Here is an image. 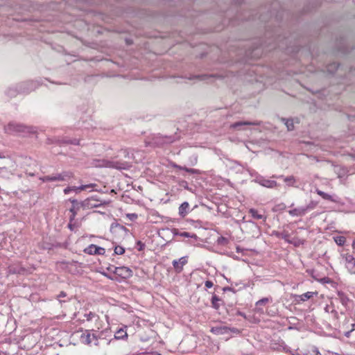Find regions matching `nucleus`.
<instances>
[{
  "label": "nucleus",
  "mask_w": 355,
  "mask_h": 355,
  "mask_svg": "<svg viewBox=\"0 0 355 355\" xmlns=\"http://www.w3.org/2000/svg\"><path fill=\"white\" fill-rule=\"evenodd\" d=\"M110 231L111 233L118 239L125 237L130 232L128 229L119 223L112 224Z\"/></svg>",
  "instance_id": "obj_1"
},
{
  "label": "nucleus",
  "mask_w": 355,
  "mask_h": 355,
  "mask_svg": "<svg viewBox=\"0 0 355 355\" xmlns=\"http://www.w3.org/2000/svg\"><path fill=\"white\" fill-rule=\"evenodd\" d=\"M73 174L71 172H64L56 175H47L41 178L43 182H52V181H64L73 178Z\"/></svg>",
  "instance_id": "obj_2"
},
{
  "label": "nucleus",
  "mask_w": 355,
  "mask_h": 355,
  "mask_svg": "<svg viewBox=\"0 0 355 355\" xmlns=\"http://www.w3.org/2000/svg\"><path fill=\"white\" fill-rule=\"evenodd\" d=\"M253 181L261 185L262 187L269 189H273L278 186V184L276 181L266 179L260 175H256Z\"/></svg>",
  "instance_id": "obj_3"
},
{
  "label": "nucleus",
  "mask_w": 355,
  "mask_h": 355,
  "mask_svg": "<svg viewBox=\"0 0 355 355\" xmlns=\"http://www.w3.org/2000/svg\"><path fill=\"white\" fill-rule=\"evenodd\" d=\"M113 272L121 279H127L132 276V270L125 266L114 267L113 266Z\"/></svg>",
  "instance_id": "obj_4"
},
{
  "label": "nucleus",
  "mask_w": 355,
  "mask_h": 355,
  "mask_svg": "<svg viewBox=\"0 0 355 355\" xmlns=\"http://www.w3.org/2000/svg\"><path fill=\"white\" fill-rule=\"evenodd\" d=\"M80 340L82 343L86 345H90L94 341L96 342L98 340L96 336L94 334L91 333L90 330H85L83 332L80 337Z\"/></svg>",
  "instance_id": "obj_5"
},
{
  "label": "nucleus",
  "mask_w": 355,
  "mask_h": 355,
  "mask_svg": "<svg viewBox=\"0 0 355 355\" xmlns=\"http://www.w3.org/2000/svg\"><path fill=\"white\" fill-rule=\"evenodd\" d=\"M101 205V202L99 200L94 198L93 197L88 198L85 199V200L82 201L80 203V206L83 209H93L95 207H98Z\"/></svg>",
  "instance_id": "obj_6"
},
{
  "label": "nucleus",
  "mask_w": 355,
  "mask_h": 355,
  "mask_svg": "<svg viewBox=\"0 0 355 355\" xmlns=\"http://www.w3.org/2000/svg\"><path fill=\"white\" fill-rule=\"evenodd\" d=\"M84 252L88 254H100L103 255L105 253V250L103 248L98 247L94 244L89 245L84 250Z\"/></svg>",
  "instance_id": "obj_7"
},
{
  "label": "nucleus",
  "mask_w": 355,
  "mask_h": 355,
  "mask_svg": "<svg viewBox=\"0 0 355 355\" xmlns=\"http://www.w3.org/2000/svg\"><path fill=\"white\" fill-rule=\"evenodd\" d=\"M345 266L351 274H355V258L351 254H346L345 257Z\"/></svg>",
  "instance_id": "obj_8"
},
{
  "label": "nucleus",
  "mask_w": 355,
  "mask_h": 355,
  "mask_svg": "<svg viewBox=\"0 0 355 355\" xmlns=\"http://www.w3.org/2000/svg\"><path fill=\"white\" fill-rule=\"evenodd\" d=\"M235 329H230L226 326H216L211 329V332L216 335H223L229 332H235Z\"/></svg>",
  "instance_id": "obj_9"
},
{
  "label": "nucleus",
  "mask_w": 355,
  "mask_h": 355,
  "mask_svg": "<svg viewBox=\"0 0 355 355\" xmlns=\"http://www.w3.org/2000/svg\"><path fill=\"white\" fill-rule=\"evenodd\" d=\"M187 263V257H182L179 259L173 261L172 264L176 272H180L183 270L184 266Z\"/></svg>",
  "instance_id": "obj_10"
},
{
  "label": "nucleus",
  "mask_w": 355,
  "mask_h": 355,
  "mask_svg": "<svg viewBox=\"0 0 355 355\" xmlns=\"http://www.w3.org/2000/svg\"><path fill=\"white\" fill-rule=\"evenodd\" d=\"M69 200L72 204L71 207L69 209V212L71 213L69 220L71 222L74 220L76 216L77 215V213L80 209V204L78 202L77 200L75 199H69Z\"/></svg>",
  "instance_id": "obj_11"
},
{
  "label": "nucleus",
  "mask_w": 355,
  "mask_h": 355,
  "mask_svg": "<svg viewBox=\"0 0 355 355\" xmlns=\"http://www.w3.org/2000/svg\"><path fill=\"white\" fill-rule=\"evenodd\" d=\"M314 295H317L316 292H306L305 293H303L302 295H296L295 296V300L297 303H299L300 302H305L308 300L309 299L313 297Z\"/></svg>",
  "instance_id": "obj_12"
},
{
  "label": "nucleus",
  "mask_w": 355,
  "mask_h": 355,
  "mask_svg": "<svg viewBox=\"0 0 355 355\" xmlns=\"http://www.w3.org/2000/svg\"><path fill=\"white\" fill-rule=\"evenodd\" d=\"M25 127L15 123H9L6 128V131L8 133H12L14 132H19L24 131Z\"/></svg>",
  "instance_id": "obj_13"
},
{
  "label": "nucleus",
  "mask_w": 355,
  "mask_h": 355,
  "mask_svg": "<svg viewBox=\"0 0 355 355\" xmlns=\"http://www.w3.org/2000/svg\"><path fill=\"white\" fill-rule=\"evenodd\" d=\"M272 297H263L259 300H258L255 304V310L258 313H263V309L260 307V306L266 305L268 302H272Z\"/></svg>",
  "instance_id": "obj_14"
},
{
  "label": "nucleus",
  "mask_w": 355,
  "mask_h": 355,
  "mask_svg": "<svg viewBox=\"0 0 355 355\" xmlns=\"http://www.w3.org/2000/svg\"><path fill=\"white\" fill-rule=\"evenodd\" d=\"M259 125L258 121H238L230 125L231 128L241 129L243 125Z\"/></svg>",
  "instance_id": "obj_15"
},
{
  "label": "nucleus",
  "mask_w": 355,
  "mask_h": 355,
  "mask_svg": "<svg viewBox=\"0 0 355 355\" xmlns=\"http://www.w3.org/2000/svg\"><path fill=\"white\" fill-rule=\"evenodd\" d=\"M174 141V138L172 136H165L163 137L162 135H157V146L162 144H171Z\"/></svg>",
  "instance_id": "obj_16"
},
{
  "label": "nucleus",
  "mask_w": 355,
  "mask_h": 355,
  "mask_svg": "<svg viewBox=\"0 0 355 355\" xmlns=\"http://www.w3.org/2000/svg\"><path fill=\"white\" fill-rule=\"evenodd\" d=\"M288 214L291 216H304L306 213V209L304 208V207H300L289 210Z\"/></svg>",
  "instance_id": "obj_17"
},
{
  "label": "nucleus",
  "mask_w": 355,
  "mask_h": 355,
  "mask_svg": "<svg viewBox=\"0 0 355 355\" xmlns=\"http://www.w3.org/2000/svg\"><path fill=\"white\" fill-rule=\"evenodd\" d=\"M189 212V204L187 202H184L180 205L178 209L179 215L181 217L186 216Z\"/></svg>",
  "instance_id": "obj_18"
},
{
  "label": "nucleus",
  "mask_w": 355,
  "mask_h": 355,
  "mask_svg": "<svg viewBox=\"0 0 355 355\" xmlns=\"http://www.w3.org/2000/svg\"><path fill=\"white\" fill-rule=\"evenodd\" d=\"M315 192L317 193V194H318L320 196H321L324 200H329V201H331L334 202H338L337 199L334 198V196H331L318 189H317L315 190Z\"/></svg>",
  "instance_id": "obj_19"
},
{
  "label": "nucleus",
  "mask_w": 355,
  "mask_h": 355,
  "mask_svg": "<svg viewBox=\"0 0 355 355\" xmlns=\"http://www.w3.org/2000/svg\"><path fill=\"white\" fill-rule=\"evenodd\" d=\"M104 322L101 320L99 315H98V320H94V324L91 326L92 331H98L103 327Z\"/></svg>",
  "instance_id": "obj_20"
},
{
  "label": "nucleus",
  "mask_w": 355,
  "mask_h": 355,
  "mask_svg": "<svg viewBox=\"0 0 355 355\" xmlns=\"http://www.w3.org/2000/svg\"><path fill=\"white\" fill-rule=\"evenodd\" d=\"M125 219L128 221L125 222V224L128 225H130V222H134L137 220L138 215L137 214L132 213V214H126L124 216Z\"/></svg>",
  "instance_id": "obj_21"
},
{
  "label": "nucleus",
  "mask_w": 355,
  "mask_h": 355,
  "mask_svg": "<svg viewBox=\"0 0 355 355\" xmlns=\"http://www.w3.org/2000/svg\"><path fill=\"white\" fill-rule=\"evenodd\" d=\"M128 337V334L123 328L117 330L114 334V338L117 340L124 339Z\"/></svg>",
  "instance_id": "obj_22"
},
{
  "label": "nucleus",
  "mask_w": 355,
  "mask_h": 355,
  "mask_svg": "<svg viewBox=\"0 0 355 355\" xmlns=\"http://www.w3.org/2000/svg\"><path fill=\"white\" fill-rule=\"evenodd\" d=\"M249 213L251 214L252 217L255 219H263L264 220L266 219V216H265L263 214H259L257 210L254 209H250L249 210Z\"/></svg>",
  "instance_id": "obj_23"
},
{
  "label": "nucleus",
  "mask_w": 355,
  "mask_h": 355,
  "mask_svg": "<svg viewBox=\"0 0 355 355\" xmlns=\"http://www.w3.org/2000/svg\"><path fill=\"white\" fill-rule=\"evenodd\" d=\"M304 355H322L319 352L318 349L315 347H311L309 349H306Z\"/></svg>",
  "instance_id": "obj_24"
},
{
  "label": "nucleus",
  "mask_w": 355,
  "mask_h": 355,
  "mask_svg": "<svg viewBox=\"0 0 355 355\" xmlns=\"http://www.w3.org/2000/svg\"><path fill=\"white\" fill-rule=\"evenodd\" d=\"M220 299L216 295H214L211 297V306L215 309H218L220 307L219 302Z\"/></svg>",
  "instance_id": "obj_25"
},
{
  "label": "nucleus",
  "mask_w": 355,
  "mask_h": 355,
  "mask_svg": "<svg viewBox=\"0 0 355 355\" xmlns=\"http://www.w3.org/2000/svg\"><path fill=\"white\" fill-rule=\"evenodd\" d=\"M85 320L87 322H94V320H98V315L93 312H89V313L85 314Z\"/></svg>",
  "instance_id": "obj_26"
},
{
  "label": "nucleus",
  "mask_w": 355,
  "mask_h": 355,
  "mask_svg": "<svg viewBox=\"0 0 355 355\" xmlns=\"http://www.w3.org/2000/svg\"><path fill=\"white\" fill-rule=\"evenodd\" d=\"M275 235L279 237V238H281L282 239H284L285 241H286L287 243H291V241L288 239V237H289V234L288 232H277L275 233Z\"/></svg>",
  "instance_id": "obj_27"
},
{
  "label": "nucleus",
  "mask_w": 355,
  "mask_h": 355,
  "mask_svg": "<svg viewBox=\"0 0 355 355\" xmlns=\"http://www.w3.org/2000/svg\"><path fill=\"white\" fill-rule=\"evenodd\" d=\"M282 120L286 125L288 130L291 131L294 129V124L292 119H282Z\"/></svg>",
  "instance_id": "obj_28"
},
{
  "label": "nucleus",
  "mask_w": 355,
  "mask_h": 355,
  "mask_svg": "<svg viewBox=\"0 0 355 355\" xmlns=\"http://www.w3.org/2000/svg\"><path fill=\"white\" fill-rule=\"evenodd\" d=\"M334 241L336 242V243L339 245V246H343L344 245L345 241H346V239L345 236H335L334 238Z\"/></svg>",
  "instance_id": "obj_29"
},
{
  "label": "nucleus",
  "mask_w": 355,
  "mask_h": 355,
  "mask_svg": "<svg viewBox=\"0 0 355 355\" xmlns=\"http://www.w3.org/2000/svg\"><path fill=\"white\" fill-rule=\"evenodd\" d=\"M284 181L287 184L288 186H294L296 180L294 176L291 175L284 178Z\"/></svg>",
  "instance_id": "obj_30"
},
{
  "label": "nucleus",
  "mask_w": 355,
  "mask_h": 355,
  "mask_svg": "<svg viewBox=\"0 0 355 355\" xmlns=\"http://www.w3.org/2000/svg\"><path fill=\"white\" fill-rule=\"evenodd\" d=\"M71 191H75L76 193L80 192V191H79L78 187H75V186L67 187V188H65L64 189V194H69Z\"/></svg>",
  "instance_id": "obj_31"
},
{
  "label": "nucleus",
  "mask_w": 355,
  "mask_h": 355,
  "mask_svg": "<svg viewBox=\"0 0 355 355\" xmlns=\"http://www.w3.org/2000/svg\"><path fill=\"white\" fill-rule=\"evenodd\" d=\"M97 185L96 184H88L85 185H81L78 187L79 191H85L88 189H94Z\"/></svg>",
  "instance_id": "obj_32"
},
{
  "label": "nucleus",
  "mask_w": 355,
  "mask_h": 355,
  "mask_svg": "<svg viewBox=\"0 0 355 355\" xmlns=\"http://www.w3.org/2000/svg\"><path fill=\"white\" fill-rule=\"evenodd\" d=\"M217 243L219 245H225L228 243V239L224 236H220L217 239Z\"/></svg>",
  "instance_id": "obj_33"
},
{
  "label": "nucleus",
  "mask_w": 355,
  "mask_h": 355,
  "mask_svg": "<svg viewBox=\"0 0 355 355\" xmlns=\"http://www.w3.org/2000/svg\"><path fill=\"white\" fill-rule=\"evenodd\" d=\"M318 282H320L321 284H332L334 282L329 277H325L321 279H318Z\"/></svg>",
  "instance_id": "obj_34"
},
{
  "label": "nucleus",
  "mask_w": 355,
  "mask_h": 355,
  "mask_svg": "<svg viewBox=\"0 0 355 355\" xmlns=\"http://www.w3.org/2000/svg\"><path fill=\"white\" fill-rule=\"evenodd\" d=\"M125 252V249L122 246H116L114 248V253L116 254H123Z\"/></svg>",
  "instance_id": "obj_35"
},
{
  "label": "nucleus",
  "mask_w": 355,
  "mask_h": 355,
  "mask_svg": "<svg viewBox=\"0 0 355 355\" xmlns=\"http://www.w3.org/2000/svg\"><path fill=\"white\" fill-rule=\"evenodd\" d=\"M107 167L116 168H121L122 167L119 165V163H114L113 162H108L106 164Z\"/></svg>",
  "instance_id": "obj_36"
},
{
  "label": "nucleus",
  "mask_w": 355,
  "mask_h": 355,
  "mask_svg": "<svg viewBox=\"0 0 355 355\" xmlns=\"http://www.w3.org/2000/svg\"><path fill=\"white\" fill-rule=\"evenodd\" d=\"M315 205L311 202L308 205L304 207V208L306 209V213H307L309 210L313 209L315 208Z\"/></svg>",
  "instance_id": "obj_37"
},
{
  "label": "nucleus",
  "mask_w": 355,
  "mask_h": 355,
  "mask_svg": "<svg viewBox=\"0 0 355 355\" xmlns=\"http://www.w3.org/2000/svg\"><path fill=\"white\" fill-rule=\"evenodd\" d=\"M351 326H352V329L349 331H345L344 334L345 336L347 338H349L352 332L355 329V324L354 323H352L351 324Z\"/></svg>",
  "instance_id": "obj_38"
},
{
  "label": "nucleus",
  "mask_w": 355,
  "mask_h": 355,
  "mask_svg": "<svg viewBox=\"0 0 355 355\" xmlns=\"http://www.w3.org/2000/svg\"><path fill=\"white\" fill-rule=\"evenodd\" d=\"M182 236L184 237H191V238H196L197 236L196 234H190V233L187 232H183L180 234Z\"/></svg>",
  "instance_id": "obj_39"
},
{
  "label": "nucleus",
  "mask_w": 355,
  "mask_h": 355,
  "mask_svg": "<svg viewBox=\"0 0 355 355\" xmlns=\"http://www.w3.org/2000/svg\"><path fill=\"white\" fill-rule=\"evenodd\" d=\"M179 168L180 169L185 170L186 171H187L189 173H191L192 174H194V173H197V170L194 169V168H186V167H180V166Z\"/></svg>",
  "instance_id": "obj_40"
},
{
  "label": "nucleus",
  "mask_w": 355,
  "mask_h": 355,
  "mask_svg": "<svg viewBox=\"0 0 355 355\" xmlns=\"http://www.w3.org/2000/svg\"><path fill=\"white\" fill-rule=\"evenodd\" d=\"M234 285L236 286H239V289L245 288L247 287V285L245 283L242 282H235Z\"/></svg>",
  "instance_id": "obj_41"
},
{
  "label": "nucleus",
  "mask_w": 355,
  "mask_h": 355,
  "mask_svg": "<svg viewBox=\"0 0 355 355\" xmlns=\"http://www.w3.org/2000/svg\"><path fill=\"white\" fill-rule=\"evenodd\" d=\"M205 286L207 288H211L213 286H214V284L210 280H207L205 282Z\"/></svg>",
  "instance_id": "obj_42"
},
{
  "label": "nucleus",
  "mask_w": 355,
  "mask_h": 355,
  "mask_svg": "<svg viewBox=\"0 0 355 355\" xmlns=\"http://www.w3.org/2000/svg\"><path fill=\"white\" fill-rule=\"evenodd\" d=\"M165 232H170V230H169V229H162V231H159V232H157V233H158L159 236L162 237V234H163Z\"/></svg>",
  "instance_id": "obj_43"
},
{
  "label": "nucleus",
  "mask_w": 355,
  "mask_h": 355,
  "mask_svg": "<svg viewBox=\"0 0 355 355\" xmlns=\"http://www.w3.org/2000/svg\"><path fill=\"white\" fill-rule=\"evenodd\" d=\"M223 291H233L234 293H235L234 288L232 286L225 287V288H223Z\"/></svg>",
  "instance_id": "obj_44"
},
{
  "label": "nucleus",
  "mask_w": 355,
  "mask_h": 355,
  "mask_svg": "<svg viewBox=\"0 0 355 355\" xmlns=\"http://www.w3.org/2000/svg\"><path fill=\"white\" fill-rule=\"evenodd\" d=\"M236 315H240V316H242V317H243L244 318H246L245 314L244 313H243V312L240 311H237Z\"/></svg>",
  "instance_id": "obj_45"
},
{
  "label": "nucleus",
  "mask_w": 355,
  "mask_h": 355,
  "mask_svg": "<svg viewBox=\"0 0 355 355\" xmlns=\"http://www.w3.org/2000/svg\"><path fill=\"white\" fill-rule=\"evenodd\" d=\"M24 270H25V269L21 268L19 270H17V271L14 270H12V272L13 273H19L20 274V273H22Z\"/></svg>",
  "instance_id": "obj_46"
},
{
  "label": "nucleus",
  "mask_w": 355,
  "mask_h": 355,
  "mask_svg": "<svg viewBox=\"0 0 355 355\" xmlns=\"http://www.w3.org/2000/svg\"><path fill=\"white\" fill-rule=\"evenodd\" d=\"M236 252H241V248L239 246L236 247Z\"/></svg>",
  "instance_id": "obj_47"
},
{
  "label": "nucleus",
  "mask_w": 355,
  "mask_h": 355,
  "mask_svg": "<svg viewBox=\"0 0 355 355\" xmlns=\"http://www.w3.org/2000/svg\"><path fill=\"white\" fill-rule=\"evenodd\" d=\"M272 178H284V176L283 175H280V176L273 175Z\"/></svg>",
  "instance_id": "obj_48"
},
{
  "label": "nucleus",
  "mask_w": 355,
  "mask_h": 355,
  "mask_svg": "<svg viewBox=\"0 0 355 355\" xmlns=\"http://www.w3.org/2000/svg\"><path fill=\"white\" fill-rule=\"evenodd\" d=\"M345 298L342 297V302H343V304H344V303H345Z\"/></svg>",
  "instance_id": "obj_49"
},
{
  "label": "nucleus",
  "mask_w": 355,
  "mask_h": 355,
  "mask_svg": "<svg viewBox=\"0 0 355 355\" xmlns=\"http://www.w3.org/2000/svg\"><path fill=\"white\" fill-rule=\"evenodd\" d=\"M203 76H202V77H203ZM195 78H201V76H195Z\"/></svg>",
  "instance_id": "obj_50"
},
{
  "label": "nucleus",
  "mask_w": 355,
  "mask_h": 355,
  "mask_svg": "<svg viewBox=\"0 0 355 355\" xmlns=\"http://www.w3.org/2000/svg\"><path fill=\"white\" fill-rule=\"evenodd\" d=\"M334 65L336 67H338V66L336 64V63H334Z\"/></svg>",
  "instance_id": "obj_51"
},
{
  "label": "nucleus",
  "mask_w": 355,
  "mask_h": 355,
  "mask_svg": "<svg viewBox=\"0 0 355 355\" xmlns=\"http://www.w3.org/2000/svg\"><path fill=\"white\" fill-rule=\"evenodd\" d=\"M156 355H161V354L157 352Z\"/></svg>",
  "instance_id": "obj_52"
}]
</instances>
